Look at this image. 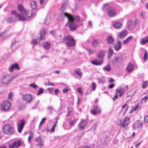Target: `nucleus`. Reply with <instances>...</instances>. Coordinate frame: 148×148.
Masks as SVG:
<instances>
[{
  "label": "nucleus",
  "mask_w": 148,
  "mask_h": 148,
  "mask_svg": "<svg viewBox=\"0 0 148 148\" xmlns=\"http://www.w3.org/2000/svg\"><path fill=\"white\" fill-rule=\"evenodd\" d=\"M9 148H18V140L15 141L12 144L9 145Z\"/></svg>",
  "instance_id": "obj_15"
},
{
  "label": "nucleus",
  "mask_w": 148,
  "mask_h": 148,
  "mask_svg": "<svg viewBox=\"0 0 148 148\" xmlns=\"http://www.w3.org/2000/svg\"><path fill=\"white\" fill-rule=\"evenodd\" d=\"M121 42L118 41L117 43L114 46V49L117 51L120 49L121 48Z\"/></svg>",
  "instance_id": "obj_16"
},
{
  "label": "nucleus",
  "mask_w": 148,
  "mask_h": 148,
  "mask_svg": "<svg viewBox=\"0 0 148 148\" xmlns=\"http://www.w3.org/2000/svg\"><path fill=\"white\" fill-rule=\"evenodd\" d=\"M148 53L147 51H145L143 59L144 60H147L148 59Z\"/></svg>",
  "instance_id": "obj_43"
},
{
  "label": "nucleus",
  "mask_w": 148,
  "mask_h": 148,
  "mask_svg": "<svg viewBox=\"0 0 148 148\" xmlns=\"http://www.w3.org/2000/svg\"><path fill=\"white\" fill-rule=\"evenodd\" d=\"M134 66L132 64H129L126 68L127 71L128 72H131L133 70Z\"/></svg>",
  "instance_id": "obj_19"
},
{
  "label": "nucleus",
  "mask_w": 148,
  "mask_h": 148,
  "mask_svg": "<svg viewBox=\"0 0 148 148\" xmlns=\"http://www.w3.org/2000/svg\"><path fill=\"white\" fill-rule=\"evenodd\" d=\"M15 77H11V76L9 75H3L2 77L1 82L3 84L8 85V83L11 80H12Z\"/></svg>",
  "instance_id": "obj_7"
},
{
  "label": "nucleus",
  "mask_w": 148,
  "mask_h": 148,
  "mask_svg": "<svg viewBox=\"0 0 148 148\" xmlns=\"http://www.w3.org/2000/svg\"><path fill=\"white\" fill-rule=\"evenodd\" d=\"M117 91L119 93V96L121 97L124 93V91L123 89L121 88H120L119 89H116Z\"/></svg>",
  "instance_id": "obj_31"
},
{
  "label": "nucleus",
  "mask_w": 148,
  "mask_h": 148,
  "mask_svg": "<svg viewBox=\"0 0 148 148\" xmlns=\"http://www.w3.org/2000/svg\"><path fill=\"white\" fill-rule=\"evenodd\" d=\"M50 34L55 36V32L54 31H51L50 32Z\"/></svg>",
  "instance_id": "obj_59"
},
{
  "label": "nucleus",
  "mask_w": 148,
  "mask_h": 148,
  "mask_svg": "<svg viewBox=\"0 0 148 148\" xmlns=\"http://www.w3.org/2000/svg\"><path fill=\"white\" fill-rule=\"evenodd\" d=\"M86 50L88 52L89 55H91L94 53L95 52V50L91 49L90 48H88L86 49Z\"/></svg>",
  "instance_id": "obj_39"
},
{
  "label": "nucleus",
  "mask_w": 148,
  "mask_h": 148,
  "mask_svg": "<svg viewBox=\"0 0 148 148\" xmlns=\"http://www.w3.org/2000/svg\"><path fill=\"white\" fill-rule=\"evenodd\" d=\"M144 121L146 123L148 122V116H146L144 118Z\"/></svg>",
  "instance_id": "obj_57"
},
{
  "label": "nucleus",
  "mask_w": 148,
  "mask_h": 148,
  "mask_svg": "<svg viewBox=\"0 0 148 148\" xmlns=\"http://www.w3.org/2000/svg\"><path fill=\"white\" fill-rule=\"evenodd\" d=\"M36 140L38 142V145L40 147L42 146L43 143V141L42 140L40 137H38L36 139Z\"/></svg>",
  "instance_id": "obj_26"
},
{
  "label": "nucleus",
  "mask_w": 148,
  "mask_h": 148,
  "mask_svg": "<svg viewBox=\"0 0 148 148\" xmlns=\"http://www.w3.org/2000/svg\"><path fill=\"white\" fill-rule=\"evenodd\" d=\"M77 90L78 92L80 94H82V89L80 88H77Z\"/></svg>",
  "instance_id": "obj_60"
},
{
  "label": "nucleus",
  "mask_w": 148,
  "mask_h": 148,
  "mask_svg": "<svg viewBox=\"0 0 148 148\" xmlns=\"http://www.w3.org/2000/svg\"><path fill=\"white\" fill-rule=\"evenodd\" d=\"M133 127L134 130L139 128L137 121L136 122L133 124Z\"/></svg>",
  "instance_id": "obj_40"
},
{
  "label": "nucleus",
  "mask_w": 148,
  "mask_h": 148,
  "mask_svg": "<svg viewBox=\"0 0 148 148\" xmlns=\"http://www.w3.org/2000/svg\"><path fill=\"white\" fill-rule=\"evenodd\" d=\"M97 80L99 84H103L105 82V79L104 77H101L100 78H98Z\"/></svg>",
  "instance_id": "obj_23"
},
{
  "label": "nucleus",
  "mask_w": 148,
  "mask_h": 148,
  "mask_svg": "<svg viewBox=\"0 0 148 148\" xmlns=\"http://www.w3.org/2000/svg\"><path fill=\"white\" fill-rule=\"evenodd\" d=\"M147 84L146 82H144L142 85V88H145L147 86Z\"/></svg>",
  "instance_id": "obj_47"
},
{
  "label": "nucleus",
  "mask_w": 148,
  "mask_h": 148,
  "mask_svg": "<svg viewBox=\"0 0 148 148\" xmlns=\"http://www.w3.org/2000/svg\"><path fill=\"white\" fill-rule=\"evenodd\" d=\"M61 43L64 42L66 45L68 47H71L75 44V42L73 37L71 36H65L63 39L60 41Z\"/></svg>",
  "instance_id": "obj_3"
},
{
  "label": "nucleus",
  "mask_w": 148,
  "mask_h": 148,
  "mask_svg": "<svg viewBox=\"0 0 148 148\" xmlns=\"http://www.w3.org/2000/svg\"><path fill=\"white\" fill-rule=\"evenodd\" d=\"M133 39L132 36H130L128 37L126 40L123 41V42L124 44L129 43Z\"/></svg>",
  "instance_id": "obj_29"
},
{
  "label": "nucleus",
  "mask_w": 148,
  "mask_h": 148,
  "mask_svg": "<svg viewBox=\"0 0 148 148\" xmlns=\"http://www.w3.org/2000/svg\"><path fill=\"white\" fill-rule=\"evenodd\" d=\"M32 15V11H27L22 5H19V21H27L31 17Z\"/></svg>",
  "instance_id": "obj_1"
},
{
  "label": "nucleus",
  "mask_w": 148,
  "mask_h": 148,
  "mask_svg": "<svg viewBox=\"0 0 148 148\" xmlns=\"http://www.w3.org/2000/svg\"><path fill=\"white\" fill-rule=\"evenodd\" d=\"M68 90L69 89L68 88H64L62 90V91L63 93H64L67 92Z\"/></svg>",
  "instance_id": "obj_56"
},
{
  "label": "nucleus",
  "mask_w": 148,
  "mask_h": 148,
  "mask_svg": "<svg viewBox=\"0 0 148 148\" xmlns=\"http://www.w3.org/2000/svg\"><path fill=\"white\" fill-rule=\"evenodd\" d=\"M118 97V94L116 93V95L114 96V97L113 98V100L114 101H115L117 98Z\"/></svg>",
  "instance_id": "obj_55"
},
{
  "label": "nucleus",
  "mask_w": 148,
  "mask_h": 148,
  "mask_svg": "<svg viewBox=\"0 0 148 148\" xmlns=\"http://www.w3.org/2000/svg\"><path fill=\"white\" fill-rule=\"evenodd\" d=\"M91 86L92 90L94 91L95 90L97 86L95 83L94 82H93L91 84Z\"/></svg>",
  "instance_id": "obj_38"
},
{
  "label": "nucleus",
  "mask_w": 148,
  "mask_h": 148,
  "mask_svg": "<svg viewBox=\"0 0 148 148\" xmlns=\"http://www.w3.org/2000/svg\"><path fill=\"white\" fill-rule=\"evenodd\" d=\"M139 107L138 105H136L135 107L133 108V110L134 111H135Z\"/></svg>",
  "instance_id": "obj_62"
},
{
  "label": "nucleus",
  "mask_w": 148,
  "mask_h": 148,
  "mask_svg": "<svg viewBox=\"0 0 148 148\" xmlns=\"http://www.w3.org/2000/svg\"><path fill=\"white\" fill-rule=\"evenodd\" d=\"M61 16H64L66 17L68 19V23L69 27L70 30L73 31L75 30L77 27V25L73 22V19L71 17L68 15V13L65 12L64 13H62L61 14Z\"/></svg>",
  "instance_id": "obj_2"
},
{
  "label": "nucleus",
  "mask_w": 148,
  "mask_h": 148,
  "mask_svg": "<svg viewBox=\"0 0 148 148\" xmlns=\"http://www.w3.org/2000/svg\"><path fill=\"white\" fill-rule=\"evenodd\" d=\"M43 91L44 90L43 88H40L38 91L37 94V95H39L42 93L43 92Z\"/></svg>",
  "instance_id": "obj_44"
},
{
  "label": "nucleus",
  "mask_w": 148,
  "mask_h": 148,
  "mask_svg": "<svg viewBox=\"0 0 148 148\" xmlns=\"http://www.w3.org/2000/svg\"><path fill=\"white\" fill-rule=\"evenodd\" d=\"M38 43L36 41V40H33L32 42V43L34 44V45H36Z\"/></svg>",
  "instance_id": "obj_53"
},
{
  "label": "nucleus",
  "mask_w": 148,
  "mask_h": 148,
  "mask_svg": "<svg viewBox=\"0 0 148 148\" xmlns=\"http://www.w3.org/2000/svg\"><path fill=\"white\" fill-rule=\"evenodd\" d=\"M79 148H91L88 145H85L83 147H79Z\"/></svg>",
  "instance_id": "obj_61"
},
{
  "label": "nucleus",
  "mask_w": 148,
  "mask_h": 148,
  "mask_svg": "<svg viewBox=\"0 0 148 148\" xmlns=\"http://www.w3.org/2000/svg\"><path fill=\"white\" fill-rule=\"evenodd\" d=\"M116 14L115 10L113 8H110L108 10V14L110 17L114 16Z\"/></svg>",
  "instance_id": "obj_13"
},
{
  "label": "nucleus",
  "mask_w": 148,
  "mask_h": 148,
  "mask_svg": "<svg viewBox=\"0 0 148 148\" xmlns=\"http://www.w3.org/2000/svg\"><path fill=\"white\" fill-rule=\"evenodd\" d=\"M11 14L14 15L16 17H18V14L15 10H12V11Z\"/></svg>",
  "instance_id": "obj_42"
},
{
  "label": "nucleus",
  "mask_w": 148,
  "mask_h": 148,
  "mask_svg": "<svg viewBox=\"0 0 148 148\" xmlns=\"http://www.w3.org/2000/svg\"><path fill=\"white\" fill-rule=\"evenodd\" d=\"M68 15L70 16L71 17L73 18V22H75V21L78 22L80 21V18L78 16H72L68 13Z\"/></svg>",
  "instance_id": "obj_25"
},
{
  "label": "nucleus",
  "mask_w": 148,
  "mask_h": 148,
  "mask_svg": "<svg viewBox=\"0 0 148 148\" xmlns=\"http://www.w3.org/2000/svg\"><path fill=\"white\" fill-rule=\"evenodd\" d=\"M74 72L77 75L80 77V78H81L82 75V73L81 72L76 70L74 71Z\"/></svg>",
  "instance_id": "obj_36"
},
{
  "label": "nucleus",
  "mask_w": 148,
  "mask_h": 148,
  "mask_svg": "<svg viewBox=\"0 0 148 148\" xmlns=\"http://www.w3.org/2000/svg\"><path fill=\"white\" fill-rule=\"evenodd\" d=\"M114 86V83H112L109 85L108 87L112 89Z\"/></svg>",
  "instance_id": "obj_54"
},
{
  "label": "nucleus",
  "mask_w": 148,
  "mask_h": 148,
  "mask_svg": "<svg viewBox=\"0 0 148 148\" xmlns=\"http://www.w3.org/2000/svg\"><path fill=\"white\" fill-rule=\"evenodd\" d=\"M103 62V61L102 60H101L99 61L98 60H96L91 61V62L92 64L96 66H98L101 65L102 64Z\"/></svg>",
  "instance_id": "obj_18"
},
{
  "label": "nucleus",
  "mask_w": 148,
  "mask_h": 148,
  "mask_svg": "<svg viewBox=\"0 0 148 148\" xmlns=\"http://www.w3.org/2000/svg\"><path fill=\"white\" fill-rule=\"evenodd\" d=\"M3 131L4 134H12L14 132L13 127L9 125H4L3 127Z\"/></svg>",
  "instance_id": "obj_5"
},
{
  "label": "nucleus",
  "mask_w": 148,
  "mask_h": 148,
  "mask_svg": "<svg viewBox=\"0 0 148 148\" xmlns=\"http://www.w3.org/2000/svg\"><path fill=\"white\" fill-rule=\"evenodd\" d=\"M18 40V38H15L13 39L12 40V44L11 45V47H12L13 45L15 44L16 43H17Z\"/></svg>",
  "instance_id": "obj_37"
},
{
  "label": "nucleus",
  "mask_w": 148,
  "mask_h": 148,
  "mask_svg": "<svg viewBox=\"0 0 148 148\" xmlns=\"http://www.w3.org/2000/svg\"><path fill=\"white\" fill-rule=\"evenodd\" d=\"M103 69L104 71H110L111 70V67L109 64H108L106 66L104 67Z\"/></svg>",
  "instance_id": "obj_34"
},
{
  "label": "nucleus",
  "mask_w": 148,
  "mask_h": 148,
  "mask_svg": "<svg viewBox=\"0 0 148 148\" xmlns=\"http://www.w3.org/2000/svg\"><path fill=\"white\" fill-rule=\"evenodd\" d=\"M42 46L44 48L45 50H48L50 47L51 45L49 43L45 42L42 44Z\"/></svg>",
  "instance_id": "obj_21"
},
{
  "label": "nucleus",
  "mask_w": 148,
  "mask_h": 148,
  "mask_svg": "<svg viewBox=\"0 0 148 148\" xmlns=\"http://www.w3.org/2000/svg\"><path fill=\"white\" fill-rule=\"evenodd\" d=\"M29 136L33 138L34 136V134L33 132L32 131H31L29 132Z\"/></svg>",
  "instance_id": "obj_49"
},
{
  "label": "nucleus",
  "mask_w": 148,
  "mask_h": 148,
  "mask_svg": "<svg viewBox=\"0 0 148 148\" xmlns=\"http://www.w3.org/2000/svg\"><path fill=\"white\" fill-rule=\"evenodd\" d=\"M23 100L29 103H30L32 99V97L30 95L26 94L23 95Z\"/></svg>",
  "instance_id": "obj_12"
},
{
  "label": "nucleus",
  "mask_w": 148,
  "mask_h": 148,
  "mask_svg": "<svg viewBox=\"0 0 148 148\" xmlns=\"http://www.w3.org/2000/svg\"><path fill=\"white\" fill-rule=\"evenodd\" d=\"M96 127H97V124L95 123L93 125V126L92 127V128L94 130H95Z\"/></svg>",
  "instance_id": "obj_63"
},
{
  "label": "nucleus",
  "mask_w": 148,
  "mask_h": 148,
  "mask_svg": "<svg viewBox=\"0 0 148 148\" xmlns=\"http://www.w3.org/2000/svg\"><path fill=\"white\" fill-rule=\"evenodd\" d=\"M113 53V51L112 48V47H110L109 48V51H108V57L109 58H110Z\"/></svg>",
  "instance_id": "obj_28"
},
{
  "label": "nucleus",
  "mask_w": 148,
  "mask_h": 148,
  "mask_svg": "<svg viewBox=\"0 0 148 148\" xmlns=\"http://www.w3.org/2000/svg\"><path fill=\"white\" fill-rule=\"evenodd\" d=\"M26 107L25 106L24 104H21L20 105V107L19 108V110H23Z\"/></svg>",
  "instance_id": "obj_45"
},
{
  "label": "nucleus",
  "mask_w": 148,
  "mask_h": 148,
  "mask_svg": "<svg viewBox=\"0 0 148 148\" xmlns=\"http://www.w3.org/2000/svg\"><path fill=\"white\" fill-rule=\"evenodd\" d=\"M127 34V31L123 30L119 33V37L121 38H122L125 37Z\"/></svg>",
  "instance_id": "obj_17"
},
{
  "label": "nucleus",
  "mask_w": 148,
  "mask_h": 148,
  "mask_svg": "<svg viewBox=\"0 0 148 148\" xmlns=\"http://www.w3.org/2000/svg\"><path fill=\"white\" fill-rule=\"evenodd\" d=\"M72 112L71 110H69V109H68V111L67 114V116H69L71 114Z\"/></svg>",
  "instance_id": "obj_52"
},
{
  "label": "nucleus",
  "mask_w": 148,
  "mask_h": 148,
  "mask_svg": "<svg viewBox=\"0 0 148 148\" xmlns=\"http://www.w3.org/2000/svg\"><path fill=\"white\" fill-rule=\"evenodd\" d=\"M75 123V120H72L70 121V125L71 126L73 125Z\"/></svg>",
  "instance_id": "obj_50"
},
{
  "label": "nucleus",
  "mask_w": 148,
  "mask_h": 148,
  "mask_svg": "<svg viewBox=\"0 0 148 148\" xmlns=\"http://www.w3.org/2000/svg\"><path fill=\"white\" fill-rule=\"evenodd\" d=\"M103 41L101 39L98 40L94 39L92 42V45L93 47H97L98 45L101 43H102Z\"/></svg>",
  "instance_id": "obj_11"
},
{
  "label": "nucleus",
  "mask_w": 148,
  "mask_h": 148,
  "mask_svg": "<svg viewBox=\"0 0 148 148\" xmlns=\"http://www.w3.org/2000/svg\"><path fill=\"white\" fill-rule=\"evenodd\" d=\"M148 99V96H146L142 99L141 101L144 102H146L147 101Z\"/></svg>",
  "instance_id": "obj_46"
},
{
  "label": "nucleus",
  "mask_w": 148,
  "mask_h": 148,
  "mask_svg": "<svg viewBox=\"0 0 148 148\" xmlns=\"http://www.w3.org/2000/svg\"><path fill=\"white\" fill-rule=\"evenodd\" d=\"M142 142V141H141V142H139L137 143H136V145H135V147H137L138 146H139L141 143Z\"/></svg>",
  "instance_id": "obj_64"
},
{
  "label": "nucleus",
  "mask_w": 148,
  "mask_h": 148,
  "mask_svg": "<svg viewBox=\"0 0 148 148\" xmlns=\"http://www.w3.org/2000/svg\"><path fill=\"white\" fill-rule=\"evenodd\" d=\"M11 106V103L8 101H5L2 102L1 105V108L4 111L9 110Z\"/></svg>",
  "instance_id": "obj_6"
},
{
  "label": "nucleus",
  "mask_w": 148,
  "mask_h": 148,
  "mask_svg": "<svg viewBox=\"0 0 148 148\" xmlns=\"http://www.w3.org/2000/svg\"><path fill=\"white\" fill-rule=\"evenodd\" d=\"M13 93L12 92H9L8 95V99L9 100H12L13 96Z\"/></svg>",
  "instance_id": "obj_41"
},
{
  "label": "nucleus",
  "mask_w": 148,
  "mask_h": 148,
  "mask_svg": "<svg viewBox=\"0 0 148 148\" xmlns=\"http://www.w3.org/2000/svg\"><path fill=\"white\" fill-rule=\"evenodd\" d=\"M15 21V19L13 18L12 17H10L8 18L7 19V21L9 23H11Z\"/></svg>",
  "instance_id": "obj_35"
},
{
  "label": "nucleus",
  "mask_w": 148,
  "mask_h": 148,
  "mask_svg": "<svg viewBox=\"0 0 148 148\" xmlns=\"http://www.w3.org/2000/svg\"><path fill=\"white\" fill-rule=\"evenodd\" d=\"M53 108L51 106H49L47 108V110H49V112H51V110H53Z\"/></svg>",
  "instance_id": "obj_51"
},
{
  "label": "nucleus",
  "mask_w": 148,
  "mask_h": 148,
  "mask_svg": "<svg viewBox=\"0 0 148 148\" xmlns=\"http://www.w3.org/2000/svg\"><path fill=\"white\" fill-rule=\"evenodd\" d=\"M87 124V120L82 119L81 122L78 124L79 128L81 130H84Z\"/></svg>",
  "instance_id": "obj_8"
},
{
  "label": "nucleus",
  "mask_w": 148,
  "mask_h": 148,
  "mask_svg": "<svg viewBox=\"0 0 148 148\" xmlns=\"http://www.w3.org/2000/svg\"><path fill=\"white\" fill-rule=\"evenodd\" d=\"M18 69V64L15 63L10 65L8 68V71L10 72H12L14 70Z\"/></svg>",
  "instance_id": "obj_9"
},
{
  "label": "nucleus",
  "mask_w": 148,
  "mask_h": 148,
  "mask_svg": "<svg viewBox=\"0 0 148 148\" xmlns=\"http://www.w3.org/2000/svg\"><path fill=\"white\" fill-rule=\"evenodd\" d=\"M30 6L31 8L33 10L36 8L37 7V5L36 1H31L30 3Z\"/></svg>",
  "instance_id": "obj_24"
},
{
  "label": "nucleus",
  "mask_w": 148,
  "mask_h": 148,
  "mask_svg": "<svg viewBox=\"0 0 148 148\" xmlns=\"http://www.w3.org/2000/svg\"><path fill=\"white\" fill-rule=\"evenodd\" d=\"M94 109L91 110V112L92 114L95 115L97 113H101V110L98 106H94Z\"/></svg>",
  "instance_id": "obj_10"
},
{
  "label": "nucleus",
  "mask_w": 148,
  "mask_h": 148,
  "mask_svg": "<svg viewBox=\"0 0 148 148\" xmlns=\"http://www.w3.org/2000/svg\"><path fill=\"white\" fill-rule=\"evenodd\" d=\"M140 43L141 44L143 45H144L146 43H148V36H146L141 39Z\"/></svg>",
  "instance_id": "obj_20"
},
{
  "label": "nucleus",
  "mask_w": 148,
  "mask_h": 148,
  "mask_svg": "<svg viewBox=\"0 0 148 148\" xmlns=\"http://www.w3.org/2000/svg\"><path fill=\"white\" fill-rule=\"evenodd\" d=\"M29 86H30L32 87V88H36L38 87L36 85L34 84H30L29 85Z\"/></svg>",
  "instance_id": "obj_48"
},
{
  "label": "nucleus",
  "mask_w": 148,
  "mask_h": 148,
  "mask_svg": "<svg viewBox=\"0 0 148 148\" xmlns=\"http://www.w3.org/2000/svg\"><path fill=\"white\" fill-rule=\"evenodd\" d=\"M138 124V126H139V127H142L143 126V123L141 122L140 121H137Z\"/></svg>",
  "instance_id": "obj_58"
},
{
  "label": "nucleus",
  "mask_w": 148,
  "mask_h": 148,
  "mask_svg": "<svg viewBox=\"0 0 148 148\" xmlns=\"http://www.w3.org/2000/svg\"><path fill=\"white\" fill-rule=\"evenodd\" d=\"M122 26V24L119 22H116L114 24V27L116 29H119Z\"/></svg>",
  "instance_id": "obj_27"
},
{
  "label": "nucleus",
  "mask_w": 148,
  "mask_h": 148,
  "mask_svg": "<svg viewBox=\"0 0 148 148\" xmlns=\"http://www.w3.org/2000/svg\"><path fill=\"white\" fill-rule=\"evenodd\" d=\"M107 41L108 44H112L114 42V38L111 36H109L107 38Z\"/></svg>",
  "instance_id": "obj_22"
},
{
  "label": "nucleus",
  "mask_w": 148,
  "mask_h": 148,
  "mask_svg": "<svg viewBox=\"0 0 148 148\" xmlns=\"http://www.w3.org/2000/svg\"><path fill=\"white\" fill-rule=\"evenodd\" d=\"M136 92V90L134 88L128 92V95L129 96H133L134 95L135 93Z\"/></svg>",
  "instance_id": "obj_30"
},
{
  "label": "nucleus",
  "mask_w": 148,
  "mask_h": 148,
  "mask_svg": "<svg viewBox=\"0 0 148 148\" xmlns=\"http://www.w3.org/2000/svg\"><path fill=\"white\" fill-rule=\"evenodd\" d=\"M46 30L45 29H43L40 32V40H44L45 39Z\"/></svg>",
  "instance_id": "obj_14"
},
{
  "label": "nucleus",
  "mask_w": 148,
  "mask_h": 148,
  "mask_svg": "<svg viewBox=\"0 0 148 148\" xmlns=\"http://www.w3.org/2000/svg\"><path fill=\"white\" fill-rule=\"evenodd\" d=\"M130 121L129 118L125 117L123 121L120 119H117L116 123L118 125H121L122 127H125L128 126Z\"/></svg>",
  "instance_id": "obj_4"
},
{
  "label": "nucleus",
  "mask_w": 148,
  "mask_h": 148,
  "mask_svg": "<svg viewBox=\"0 0 148 148\" xmlns=\"http://www.w3.org/2000/svg\"><path fill=\"white\" fill-rule=\"evenodd\" d=\"M104 56V51L101 50L98 53V57L100 58H102Z\"/></svg>",
  "instance_id": "obj_33"
},
{
  "label": "nucleus",
  "mask_w": 148,
  "mask_h": 148,
  "mask_svg": "<svg viewBox=\"0 0 148 148\" xmlns=\"http://www.w3.org/2000/svg\"><path fill=\"white\" fill-rule=\"evenodd\" d=\"M25 123V121L24 119L19 121V126L20 125V127L23 128Z\"/></svg>",
  "instance_id": "obj_32"
}]
</instances>
